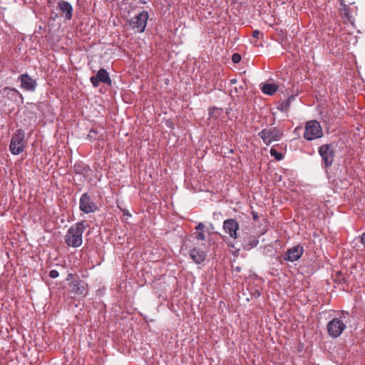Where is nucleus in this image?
<instances>
[{
    "mask_svg": "<svg viewBox=\"0 0 365 365\" xmlns=\"http://www.w3.org/2000/svg\"><path fill=\"white\" fill-rule=\"evenodd\" d=\"M88 227V224L85 220L71 226L65 236L66 245L73 247H80L83 242L82 235Z\"/></svg>",
    "mask_w": 365,
    "mask_h": 365,
    "instance_id": "obj_1",
    "label": "nucleus"
},
{
    "mask_svg": "<svg viewBox=\"0 0 365 365\" xmlns=\"http://www.w3.org/2000/svg\"><path fill=\"white\" fill-rule=\"evenodd\" d=\"M323 136V130L320 123L312 120L306 123L303 137L307 140H312Z\"/></svg>",
    "mask_w": 365,
    "mask_h": 365,
    "instance_id": "obj_2",
    "label": "nucleus"
},
{
    "mask_svg": "<svg viewBox=\"0 0 365 365\" xmlns=\"http://www.w3.org/2000/svg\"><path fill=\"white\" fill-rule=\"evenodd\" d=\"M25 144L24 131L21 129H19L12 135L9 145V150L13 155H19L23 152Z\"/></svg>",
    "mask_w": 365,
    "mask_h": 365,
    "instance_id": "obj_3",
    "label": "nucleus"
},
{
    "mask_svg": "<svg viewBox=\"0 0 365 365\" xmlns=\"http://www.w3.org/2000/svg\"><path fill=\"white\" fill-rule=\"evenodd\" d=\"M318 153L322 158L324 168H329L333 165L335 158V150L332 143L322 145L318 149Z\"/></svg>",
    "mask_w": 365,
    "mask_h": 365,
    "instance_id": "obj_4",
    "label": "nucleus"
},
{
    "mask_svg": "<svg viewBox=\"0 0 365 365\" xmlns=\"http://www.w3.org/2000/svg\"><path fill=\"white\" fill-rule=\"evenodd\" d=\"M258 135L265 145H269L274 141L279 140L283 135V131L277 128L272 127L262 130Z\"/></svg>",
    "mask_w": 365,
    "mask_h": 365,
    "instance_id": "obj_5",
    "label": "nucleus"
},
{
    "mask_svg": "<svg viewBox=\"0 0 365 365\" xmlns=\"http://www.w3.org/2000/svg\"><path fill=\"white\" fill-rule=\"evenodd\" d=\"M346 328V324L337 317L332 319L327 325L328 334L332 338L339 337Z\"/></svg>",
    "mask_w": 365,
    "mask_h": 365,
    "instance_id": "obj_6",
    "label": "nucleus"
},
{
    "mask_svg": "<svg viewBox=\"0 0 365 365\" xmlns=\"http://www.w3.org/2000/svg\"><path fill=\"white\" fill-rule=\"evenodd\" d=\"M341 9V15L344 21L349 23H354L357 14V7L352 3L346 4L344 0H339Z\"/></svg>",
    "mask_w": 365,
    "mask_h": 365,
    "instance_id": "obj_7",
    "label": "nucleus"
},
{
    "mask_svg": "<svg viewBox=\"0 0 365 365\" xmlns=\"http://www.w3.org/2000/svg\"><path fill=\"white\" fill-rule=\"evenodd\" d=\"M79 208L83 212L88 214L96 211L98 207L93 201L91 196L86 192L83 193L80 198Z\"/></svg>",
    "mask_w": 365,
    "mask_h": 365,
    "instance_id": "obj_8",
    "label": "nucleus"
},
{
    "mask_svg": "<svg viewBox=\"0 0 365 365\" xmlns=\"http://www.w3.org/2000/svg\"><path fill=\"white\" fill-rule=\"evenodd\" d=\"M304 253V247L297 245L288 249L283 255V259L288 262H295L298 260Z\"/></svg>",
    "mask_w": 365,
    "mask_h": 365,
    "instance_id": "obj_9",
    "label": "nucleus"
},
{
    "mask_svg": "<svg viewBox=\"0 0 365 365\" xmlns=\"http://www.w3.org/2000/svg\"><path fill=\"white\" fill-rule=\"evenodd\" d=\"M57 11L64 21H70L73 16V7L71 4L66 1H60L57 3Z\"/></svg>",
    "mask_w": 365,
    "mask_h": 365,
    "instance_id": "obj_10",
    "label": "nucleus"
},
{
    "mask_svg": "<svg viewBox=\"0 0 365 365\" xmlns=\"http://www.w3.org/2000/svg\"><path fill=\"white\" fill-rule=\"evenodd\" d=\"M90 81L94 87H98L100 83H103L108 86L111 84L110 76L104 68H100L96 76L91 77Z\"/></svg>",
    "mask_w": 365,
    "mask_h": 365,
    "instance_id": "obj_11",
    "label": "nucleus"
},
{
    "mask_svg": "<svg viewBox=\"0 0 365 365\" xmlns=\"http://www.w3.org/2000/svg\"><path fill=\"white\" fill-rule=\"evenodd\" d=\"M223 230L231 238L238 237L239 224L235 219L230 218L223 222Z\"/></svg>",
    "mask_w": 365,
    "mask_h": 365,
    "instance_id": "obj_12",
    "label": "nucleus"
},
{
    "mask_svg": "<svg viewBox=\"0 0 365 365\" xmlns=\"http://www.w3.org/2000/svg\"><path fill=\"white\" fill-rule=\"evenodd\" d=\"M19 81L21 82V87L26 91H34L36 87V81L27 73L20 75Z\"/></svg>",
    "mask_w": 365,
    "mask_h": 365,
    "instance_id": "obj_13",
    "label": "nucleus"
},
{
    "mask_svg": "<svg viewBox=\"0 0 365 365\" xmlns=\"http://www.w3.org/2000/svg\"><path fill=\"white\" fill-rule=\"evenodd\" d=\"M206 256V252L197 247H193L190 251V257L196 264H200L204 262Z\"/></svg>",
    "mask_w": 365,
    "mask_h": 365,
    "instance_id": "obj_14",
    "label": "nucleus"
},
{
    "mask_svg": "<svg viewBox=\"0 0 365 365\" xmlns=\"http://www.w3.org/2000/svg\"><path fill=\"white\" fill-rule=\"evenodd\" d=\"M3 95L16 103H22L23 98L21 94L15 88H4L3 89Z\"/></svg>",
    "mask_w": 365,
    "mask_h": 365,
    "instance_id": "obj_15",
    "label": "nucleus"
},
{
    "mask_svg": "<svg viewBox=\"0 0 365 365\" xmlns=\"http://www.w3.org/2000/svg\"><path fill=\"white\" fill-rule=\"evenodd\" d=\"M86 284L81 280L75 281L72 284L71 292L77 295H82L86 293Z\"/></svg>",
    "mask_w": 365,
    "mask_h": 365,
    "instance_id": "obj_16",
    "label": "nucleus"
},
{
    "mask_svg": "<svg viewBox=\"0 0 365 365\" xmlns=\"http://www.w3.org/2000/svg\"><path fill=\"white\" fill-rule=\"evenodd\" d=\"M197 231L195 233V238L198 241H203L205 240V225L202 222H199L195 227Z\"/></svg>",
    "mask_w": 365,
    "mask_h": 365,
    "instance_id": "obj_17",
    "label": "nucleus"
},
{
    "mask_svg": "<svg viewBox=\"0 0 365 365\" xmlns=\"http://www.w3.org/2000/svg\"><path fill=\"white\" fill-rule=\"evenodd\" d=\"M277 89H278V86L275 83H265V84L262 85V86L261 87L262 91L264 94H267L269 96H272L274 93H275L277 92Z\"/></svg>",
    "mask_w": 365,
    "mask_h": 365,
    "instance_id": "obj_18",
    "label": "nucleus"
},
{
    "mask_svg": "<svg viewBox=\"0 0 365 365\" xmlns=\"http://www.w3.org/2000/svg\"><path fill=\"white\" fill-rule=\"evenodd\" d=\"M258 243V239L255 237H252L249 239L248 242L243 245V248L245 250H250L251 249L257 247Z\"/></svg>",
    "mask_w": 365,
    "mask_h": 365,
    "instance_id": "obj_19",
    "label": "nucleus"
},
{
    "mask_svg": "<svg viewBox=\"0 0 365 365\" xmlns=\"http://www.w3.org/2000/svg\"><path fill=\"white\" fill-rule=\"evenodd\" d=\"M135 21L134 23H147L148 19V13L143 11L135 16Z\"/></svg>",
    "mask_w": 365,
    "mask_h": 365,
    "instance_id": "obj_20",
    "label": "nucleus"
},
{
    "mask_svg": "<svg viewBox=\"0 0 365 365\" xmlns=\"http://www.w3.org/2000/svg\"><path fill=\"white\" fill-rule=\"evenodd\" d=\"M135 33H142L145 31L146 24H129Z\"/></svg>",
    "mask_w": 365,
    "mask_h": 365,
    "instance_id": "obj_21",
    "label": "nucleus"
},
{
    "mask_svg": "<svg viewBox=\"0 0 365 365\" xmlns=\"http://www.w3.org/2000/svg\"><path fill=\"white\" fill-rule=\"evenodd\" d=\"M270 155L272 156H273L275 160L279 161L281 160H282L283 158V155L282 153H279L275 148H272L271 150H270Z\"/></svg>",
    "mask_w": 365,
    "mask_h": 365,
    "instance_id": "obj_22",
    "label": "nucleus"
},
{
    "mask_svg": "<svg viewBox=\"0 0 365 365\" xmlns=\"http://www.w3.org/2000/svg\"><path fill=\"white\" fill-rule=\"evenodd\" d=\"M232 61L235 63H237L241 61V56L239 53H234L232 56Z\"/></svg>",
    "mask_w": 365,
    "mask_h": 365,
    "instance_id": "obj_23",
    "label": "nucleus"
},
{
    "mask_svg": "<svg viewBox=\"0 0 365 365\" xmlns=\"http://www.w3.org/2000/svg\"><path fill=\"white\" fill-rule=\"evenodd\" d=\"M263 36V34L258 30H255L252 32V37L255 38H259Z\"/></svg>",
    "mask_w": 365,
    "mask_h": 365,
    "instance_id": "obj_24",
    "label": "nucleus"
},
{
    "mask_svg": "<svg viewBox=\"0 0 365 365\" xmlns=\"http://www.w3.org/2000/svg\"><path fill=\"white\" fill-rule=\"evenodd\" d=\"M49 276L51 277V278H56L58 276V271L55 270V269H53V270H51L49 272Z\"/></svg>",
    "mask_w": 365,
    "mask_h": 365,
    "instance_id": "obj_25",
    "label": "nucleus"
},
{
    "mask_svg": "<svg viewBox=\"0 0 365 365\" xmlns=\"http://www.w3.org/2000/svg\"><path fill=\"white\" fill-rule=\"evenodd\" d=\"M360 242L365 247V232L362 233V235L360 237Z\"/></svg>",
    "mask_w": 365,
    "mask_h": 365,
    "instance_id": "obj_26",
    "label": "nucleus"
},
{
    "mask_svg": "<svg viewBox=\"0 0 365 365\" xmlns=\"http://www.w3.org/2000/svg\"><path fill=\"white\" fill-rule=\"evenodd\" d=\"M252 217H253V219H254L255 220H258L259 217H258V215H257V212H252Z\"/></svg>",
    "mask_w": 365,
    "mask_h": 365,
    "instance_id": "obj_27",
    "label": "nucleus"
},
{
    "mask_svg": "<svg viewBox=\"0 0 365 365\" xmlns=\"http://www.w3.org/2000/svg\"><path fill=\"white\" fill-rule=\"evenodd\" d=\"M230 84H235L237 82V80L236 78H232L230 81Z\"/></svg>",
    "mask_w": 365,
    "mask_h": 365,
    "instance_id": "obj_28",
    "label": "nucleus"
},
{
    "mask_svg": "<svg viewBox=\"0 0 365 365\" xmlns=\"http://www.w3.org/2000/svg\"><path fill=\"white\" fill-rule=\"evenodd\" d=\"M235 270H236L237 272H240L241 268H240V267H235Z\"/></svg>",
    "mask_w": 365,
    "mask_h": 365,
    "instance_id": "obj_29",
    "label": "nucleus"
},
{
    "mask_svg": "<svg viewBox=\"0 0 365 365\" xmlns=\"http://www.w3.org/2000/svg\"><path fill=\"white\" fill-rule=\"evenodd\" d=\"M255 295L257 296H259L260 295V293L259 291H257L256 293L255 294Z\"/></svg>",
    "mask_w": 365,
    "mask_h": 365,
    "instance_id": "obj_30",
    "label": "nucleus"
},
{
    "mask_svg": "<svg viewBox=\"0 0 365 365\" xmlns=\"http://www.w3.org/2000/svg\"><path fill=\"white\" fill-rule=\"evenodd\" d=\"M51 15H53V13L51 14ZM51 18L53 20H55V19H55V17H53V16H51Z\"/></svg>",
    "mask_w": 365,
    "mask_h": 365,
    "instance_id": "obj_31",
    "label": "nucleus"
}]
</instances>
